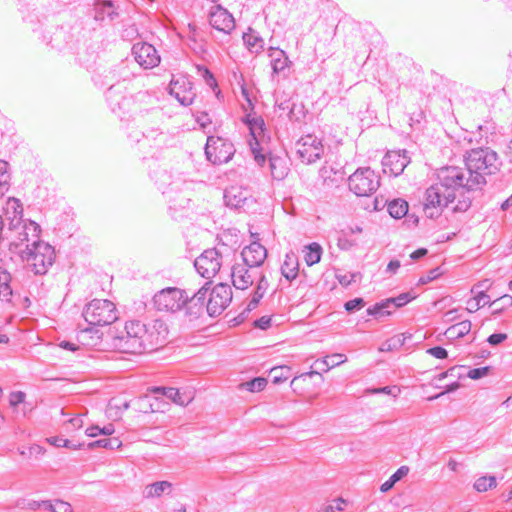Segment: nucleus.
Returning a JSON list of instances; mask_svg holds the SVG:
<instances>
[{
    "label": "nucleus",
    "instance_id": "obj_41",
    "mask_svg": "<svg viewBox=\"0 0 512 512\" xmlns=\"http://www.w3.org/2000/svg\"><path fill=\"white\" fill-rule=\"evenodd\" d=\"M19 507L23 508V509H30V510H37V509H40V508H44L46 510H48V507H51V501L49 500H42V501H36V500H29V501H25L23 500L22 502H18L17 504Z\"/></svg>",
    "mask_w": 512,
    "mask_h": 512
},
{
    "label": "nucleus",
    "instance_id": "obj_60",
    "mask_svg": "<svg viewBox=\"0 0 512 512\" xmlns=\"http://www.w3.org/2000/svg\"><path fill=\"white\" fill-rule=\"evenodd\" d=\"M401 264L398 260H391L388 265L386 271L392 274H395L397 270L400 268Z\"/></svg>",
    "mask_w": 512,
    "mask_h": 512
},
{
    "label": "nucleus",
    "instance_id": "obj_23",
    "mask_svg": "<svg viewBox=\"0 0 512 512\" xmlns=\"http://www.w3.org/2000/svg\"><path fill=\"white\" fill-rule=\"evenodd\" d=\"M156 391L161 392L165 397L181 406H186L193 400L192 391L181 392L179 389L173 387H158Z\"/></svg>",
    "mask_w": 512,
    "mask_h": 512
},
{
    "label": "nucleus",
    "instance_id": "obj_62",
    "mask_svg": "<svg viewBox=\"0 0 512 512\" xmlns=\"http://www.w3.org/2000/svg\"><path fill=\"white\" fill-rule=\"evenodd\" d=\"M428 253L427 249L420 248L410 254L412 260H419Z\"/></svg>",
    "mask_w": 512,
    "mask_h": 512
},
{
    "label": "nucleus",
    "instance_id": "obj_34",
    "mask_svg": "<svg viewBox=\"0 0 512 512\" xmlns=\"http://www.w3.org/2000/svg\"><path fill=\"white\" fill-rule=\"evenodd\" d=\"M114 15V7L111 1L104 0L96 4L95 18L97 20H104L105 17H108L112 20Z\"/></svg>",
    "mask_w": 512,
    "mask_h": 512
},
{
    "label": "nucleus",
    "instance_id": "obj_58",
    "mask_svg": "<svg viewBox=\"0 0 512 512\" xmlns=\"http://www.w3.org/2000/svg\"><path fill=\"white\" fill-rule=\"evenodd\" d=\"M396 389H397L396 387L385 386V387H381V388L371 389V390H368L367 392H369L371 394L384 393V394L397 396V394L394 393V390H396Z\"/></svg>",
    "mask_w": 512,
    "mask_h": 512
},
{
    "label": "nucleus",
    "instance_id": "obj_29",
    "mask_svg": "<svg viewBox=\"0 0 512 512\" xmlns=\"http://www.w3.org/2000/svg\"><path fill=\"white\" fill-rule=\"evenodd\" d=\"M347 361V357L344 354L336 353L327 356L321 360H316L315 365L318 369L323 372L329 371L331 368L336 367Z\"/></svg>",
    "mask_w": 512,
    "mask_h": 512
},
{
    "label": "nucleus",
    "instance_id": "obj_39",
    "mask_svg": "<svg viewBox=\"0 0 512 512\" xmlns=\"http://www.w3.org/2000/svg\"><path fill=\"white\" fill-rule=\"evenodd\" d=\"M497 485L496 478L494 476H482L474 482V488L478 492H485L489 489L495 488Z\"/></svg>",
    "mask_w": 512,
    "mask_h": 512
},
{
    "label": "nucleus",
    "instance_id": "obj_9",
    "mask_svg": "<svg viewBox=\"0 0 512 512\" xmlns=\"http://www.w3.org/2000/svg\"><path fill=\"white\" fill-rule=\"evenodd\" d=\"M234 146L231 142L215 136H209L205 145L206 158L215 165L229 162L234 155Z\"/></svg>",
    "mask_w": 512,
    "mask_h": 512
},
{
    "label": "nucleus",
    "instance_id": "obj_46",
    "mask_svg": "<svg viewBox=\"0 0 512 512\" xmlns=\"http://www.w3.org/2000/svg\"><path fill=\"white\" fill-rule=\"evenodd\" d=\"M197 70L200 73V75L204 78L207 85H209L210 87L217 85L213 74L207 67L198 65Z\"/></svg>",
    "mask_w": 512,
    "mask_h": 512
},
{
    "label": "nucleus",
    "instance_id": "obj_10",
    "mask_svg": "<svg viewBox=\"0 0 512 512\" xmlns=\"http://www.w3.org/2000/svg\"><path fill=\"white\" fill-rule=\"evenodd\" d=\"M222 263V251L219 248H210L195 259L194 267L203 278L212 279L220 271Z\"/></svg>",
    "mask_w": 512,
    "mask_h": 512
},
{
    "label": "nucleus",
    "instance_id": "obj_44",
    "mask_svg": "<svg viewBox=\"0 0 512 512\" xmlns=\"http://www.w3.org/2000/svg\"><path fill=\"white\" fill-rule=\"evenodd\" d=\"M48 510L51 512H72V507L68 502L55 500L54 503L51 502V507H48Z\"/></svg>",
    "mask_w": 512,
    "mask_h": 512
},
{
    "label": "nucleus",
    "instance_id": "obj_55",
    "mask_svg": "<svg viewBox=\"0 0 512 512\" xmlns=\"http://www.w3.org/2000/svg\"><path fill=\"white\" fill-rule=\"evenodd\" d=\"M507 339V334L505 333H494V334H491L487 341L489 344L495 346V345H498L500 343H502L503 341H505Z\"/></svg>",
    "mask_w": 512,
    "mask_h": 512
},
{
    "label": "nucleus",
    "instance_id": "obj_3",
    "mask_svg": "<svg viewBox=\"0 0 512 512\" xmlns=\"http://www.w3.org/2000/svg\"><path fill=\"white\" fill-rule=\"evenodd\" d=\"M40 234L37 237L32 236V232L28 235L27 240H17V248L8 245V253L5 255L16 264L26 263L28 270L35 275H44L47 273L55 260L54 248L39 240Z\"/></svg>",
    "mask_w": 512,
    "mask_h": 512
},
{
    "label": "nucleus",
    "instance_id": "obj_13",
    "mask_svg": "<svg viewBox=\"0 0 512 512\" xmlns=\"http://www.w3.org/2000/svg\"><path fill=\"white\" fill-rule=\"evenodd\" d=\"M259 270L245 263H235L231 267V279L233 286L239 290H246L253 285L259 274Z\"/></svg>",
    "mask_w": 512,
    "mask_h": 512
},
{
    "label": "nucleus",
    "instance_id": "obj_48",
    "mask_svg": "<svg viewBox=\"0 0 512 512\" xmlns=\"http://www.w3.org/2000/svg\"><path fill=\"white\" fill-rule=\"evenodd\" d=\"M257 287L255 289V292L260 293V295L264 296L266 293L269 283L265 277V275L260 271L257 275Z\"/></svg>",
    "mask_w": 512,
    "mask_h": 512
},
{
    "label": "nucleus",
    "instance_id": "obj_53",
    "mask_svg": "<svg viewBox=\"0 0 512 512\" xmlns=\"http://www.w3.org/2000/svg\"><path fill=\"white\" fill-rule=\"evenodd\" d=\"M44 453H45V449L42 446L37 445V444L30 446L28 448V453H26L25 451L21 452V454L24 456L29 455L30 457L34 456L35 458L42 456Z\"/></svg>",
    "mask_w": 512,
    "mask_h": 512
},
{
    "label": "nucleus",
    "instance_id": "obj_45",
    "mask_svg": "<svg viewBox=\"0 0 512 512\" xmlns=\"http://www.w3.org/2000/svg\"><path fill=\"white\" fill-rule=\"evenodd\" d=\"M345 501L342 498L335 499L333 503L323 506L318 512H340Z\"/></svg>",
    "mask_w": 512,
    "mask_h": 512
},
{
    "label": "nucleus",
    "instance_id": "obj_16",
    "mask_svg": "<svg viewBox=\"0 0 512 512\" xmlns=\"http://www.w3.org/2000/svg\"><path fill=\"white\" fill-rule=\"evenodd\" d=\"M416 296L410 292L402 293L397 297L386 299L381 303H376L372 307L367 309L368 315L372 316H385L390 315L391 311L389 308L394 306L395 308L403 307L410 301H412Z\"/></svg>",
    "mask_w": 512,
    "mask_h": 512
},
{
    "label": "nucleus",
    "instance_id": "obj_35",
    "mask_svg": "<svg viewBox=\"0 0 512 512\" xmlns=\"http://www.w3.org/2000/svg\"><path fill=\"white\" fill-rule=\"evenodd\" d=\"M409 472V468L407 466H401L399 469H397L396 472H394L390 478L385 481L381 487H380V490L381 492H388L389 490H391L393 488V486L399 481L401 480L404 476H406Z\"/></svg>",
    "mask_w": 512,
    "mask_h": 512
},
{
    "label": "nucleus",
    "instance_id": "obj_57",
    "mask_svg": "<svg viewBox=\"0 0 512 512\" xmlns=\"http://www.w3.org/2000/svg\"><path fill=\"white\" fill-rule=\"evenodd\" d=\"M262 298H263V296L260 295V293H257V292L254 291L250 301L247 304V308L246 309L248 311H251V310L255 309L258 306V304H259V302H260V300Z\"/></svg>",
    "mask_w": 512,
    "mask_h": 512
},
{
    "label": "nucleus",
    "instance_id": "obj_5",
    "mask_svg": "<svg viewBox=\"0 0 512 512\" xmlns=\"http://www.w3.org/2000/svg\"><path fill=\"white\" fill-rule=\"evenodd\" d=\"M85 321L91 326H106L118 319L115 304L107 299H93L82 313Z\"/></svg>",
    "mask_w": 512,
    "mask_h": 512
},
{
    "label": "nucleus",
    "instance_id": "obj_31",
    "mask_svg": "<svg viewBox=\"0 0 512 512\" xmlns=\"http://www.w3.org/2000/svg\"><path fill=\"white\" fill-rule=\"evenodd\" d=\"M471 327V322L469 320H464L450 326L446 330L445 335L450 339L462 338L471 331Z\"/></svg>",
    "mask_w": 512,
    "mask_h": 512
},
{
    "label": "nucleus",
    "instance_id": "obj_63",
    "mask_svg": "<svg viewBox=\"0 0 512 512\" xmlns=\"http://www.w3.org/2000/svg\"><path fill=\"white\" fill-rule=\"evenodd\" d=\"M355 276H356L355 274L343 275V276H339L338 279L342 285L347 286L355 281V279H354Z\"/></svg>",
    "mask_w": 512,
    "mask_h": 512
},
{
    "label": "nucleus",
    "instance_id": "obj_22",
    "mask_svg": "<svg viewBox=\"0 0 512 512\" xmlns=\"http://www.w3.org/2000/svg\"><path fill=\"white\" fill-rule=\"evenodd\" d=\"M77 338L83 346L91 349H102L103 333L95 326L80 330Z\"/></svg>",
    "mask_w": 512,
    "mask_h": 512
},
{
    "label": "nucleus",
    "instance_id": "obj_2",
    "mask_svg": "<svg viewBox=\"0 0 512 512\" xmlns=\"http://www.w3.org/2000/svg\"><path fill=\"white\" fill-rule=\"evenodd\" d=\"M168 336L164 321L154 320L146 325L140 320L126 321L122 329L114 328L109 332L110 347L120 353L142 354L163 345Z\"/></svg>",
    "mask_w": 512,
    "mask_h": 512
},
{
    "label": "nucleus",
    "instance_id": "obj_59",
    "mask_svg": "<svg viewBox=\"0 0 512 512\" xmlns=\"http://www.w3.org/2000/svg\"><path fill=\"white\" fill-rule=\"evenodd\" d=\"M439 276L438 269H433L429 272V274L426 277H421L420 282L422 284L428 283L434 279H436Z\"/></svg>",
    "mask_w": 512,
    "mask_h": 512
},
{
    "label": "nucleus",
    "instance_id": "obj_32",
    "mask_svg": "<svg viewBox=\"0 0 512 512\" xmlns=\"http://www.w3.org/2000/svg\"><path fill=\"white\" fill-rule=\"evenodd\" d=\"M387 211L395 219L404 217L408 212V203L403 199H395L388 203Z\"/></svg>",
    "mask_w": 512,
    "mask_h": 512
},
{
    "label": "nucleus",
    "instance_id": "obj_28",
    "mask_svg": "<svg viewBox=\"0 0 512 512\" xmlns=\"http://www.w3.org/2000/svg\"><path fill=\"white\" fill-rule=\"evenodd\" d=\"M268 162L272 177L276 180L284 179L288 172L285 160L281 157L270 156Z\"/></svg>",
    "mask_w": 512,
    "mask_h": 512
},
{
    "label": "nucleus",
    "instance_id": "obj_43",
    "mask_svg": "<svg viewBox=\"0 0 512 512\" xmlns=\"http://www.w3.org/2000/svg\"><path fill=\"white\" fill-rule=\"evenodd\" d=\"M26 394L22 391L11 392L9 395V405L13 409H17L19 404L24 403Z\"/></svg>",
    "mask_w": 512,
    "mask_h": 512
},
{
    "label": "nucleus",
    "instance_id": "obj_1",
    "mask_svg": "<svg viewBox=\"0 0 512 512\" xmlns=\"http://www.w3.org/2000/svg\"><path fill=\"white\" fill-rule=\"evenodd\" d=\"M501 166L498 154L489 147H479L465 155V168L443 167L438 172V183L425 193V210L447 207L465 192L481 189L486 176L496 174Z\"/></svg>",
    "mask_w": 512,
    "mask_h": 512
},
{
    "label": "nucleus",
    "instance_id": "obj_56",
    "mask_svg": "<svg viewBox=\"0 0 512 512\" xmlns=\"http://www.w3.org/2000/svg\"><path fill=\"white\" fill-rule=\"evenodd\" d=\"M271 321H272L271 317L262 316L261 318L257 319L254 322V325H255V327H257L259 329L266 330L271 326Z\"/></svg>",
    "mask_w": 512,
    "mask_h": 512
},
{
    "label": "nucleus",
    "instance_id": "obj_24",
    "mask_svg": "<svg viewBox=\"0 0 512 512\" xmlns=\"http://www.w3.org/2000/svg\"><path fill=\"white\" fill-rule=\"evenodd\" d=\"M11 276L6 273V271H2V297L6 298V302L12 304L13 306L18 305L22 301L25 303H29V299L27 297L22 298L19 294H15L10 285Z\"/></svg>",
    "mask_w": 512,
    "mask_h": 512
},
{
    "label": "nucleus",
    "instance_id": "obj_52",
    "mask_svg": "<svg viewBox=\"0 0 512 512\" xmlns=\"http://www.w3.org/2000/svg\"><path fill=\"white\" fill-rule=\"evenodd\" d=\"M8 166H9L8 162L2 160V182H1L2 192L4 190L7 191L9 188V185H10V183H9L10 175L7 172Z\"/></svg>",
    "mask_w": 512,
    "mask_h": 512
},
{
    "label": "nucleus",
    "instance_id": "obj_38",
    "mask_svg": "<svg viewBox=\"0 0 512 512\" xmlns=\"http://www.w3.org/2000/svg\"><path fill=\"white\" fill-rule=\"evenodd\" d=\"M246 123L251 131L254 139H257V136L263 133L264 130V120L261 117L247 115Z\"/></svg>",
    "mask_w": 512,
    "mask_h": 512
},
{
    "label": "nucleus",
    "instance_id": "obj_11",
    "mask_svg": "<svg viewBox=\"0 0 512 512\" xmlns=\"http://www.w3.org/2000/svg\"><path fill=\"white\" fill-rule=\"evenodd\" d=\"M232 300L231 287L224 283L217 284L209 293L206 303V311L209 316H218L230 304Z\"/></svg>",
    "mask_w": 512,
    "mask_h": 512
},
{
    "label": "nucleus",
    "instance_id": "obj_64",
    "mask_svg": "<svg viewBox=\"0 0 512 512\" xmlns=\"http://www.w3.org/2000/svg\"><path fill=\"white\" fill-rule=\"evenodd\" d=\"M470 206L469 200H460L458 204L453 208L454 211H466Z\"/></svg>",
    "mask_w": 512,
    "mask_h": 512
},
{
    "label": "nucleus",
    "instance_id": "obj_19",
    "mask_svg": "<svg viewBox=\"0 0 512 512\" xmlns=\"http://www.w3.org/2000/svg\"><path fill=\"white\" fill-rule=\"evenodd\" d=\"M241 257L243 263L258 269L267 257V250L259 242H252L250 245L243 248Z\"/></svg>",
    "mask_w": 512,
    "mask_h": 512
},
{
    "label": "nucleus",
    "instance_id": "obj_54",
    "mask_svg": "<svg viewBox=\"0 0 512 512\" xmlns=\"http://www.w3.org/2000/svg\"><path fill=\"white\" fill-rule=\"evenodd\" d=\"M427 352L438 359H445L448 356L447 350L440 346L432 347L428 349Z\"/></svg>",
    "mask_w": 512,
    "mask_h": 512
},
{
    "label": "nucleus",
    "instance_id": "obj_21",
    "mask_svg": "<svg viewBox=\"0 0 512 512\" xmlns=\"http://www.w3.org/2000/svg\"><path fill=\"white\" fill-rule=\"evenodd\" d=\"M251 197L250 191L239 186H231L224 192V200L227 206L231 208H239L245 205L246 201Z\"/></svg>",
    "mask_w": 512,
    "mask_h": 512
},
{
    "label": "nucleus",
    "instance_id": "obj_17",
    "mask_svg": "<svg viewBox=\"0 0 512 512\" xmlns=\"http://www.w3.org/2000/svg\"><path fill=\"white\" fill-rule=\"evenodd\" d=\"M208 285L209 282H207L191 297L188 295V301L184 307L186 308V315L191 319L199 318L206 309V298L209 291Z\"/></svg>",
    "mask_w": 512,
    "mask_h": 512
},
{
    "label": "nucleus",
    "instance_id": "obj_50",
    "mask_svg": "<svg viewBox=\"0 0 512 512\" xmlns=\"http://www.w3.org/2000/svg\"><path fill=\"white\" fill-rule=\"evenodd\" d=\"M475 300L477 301V308L483 307L487 304L493 305L497 303V301L491 302L490 296L484 291L478 292V294L475 296Z\"/></svg>",
    "mask_w": 512,
    "mask_h": 512
},
{
    "label": "nucleus",
    "instance_id": "obj_61",
    "mask_svg": "<svg viewBox=\"0 0 512 512\" xmlns=\"http://www.w3.org/2000/svg\"><path fill=\"white\" fill-rule=\"evenodd\" d=\"M100 427L97 426V425H93L91 427H88L86 430H85V434L88 436V437H96L98 435L101 434L100 432Z\"/></svg>",
    "mask_w": 512,
    "mask_h": 512
},
{
    "label": "nucleus",
    "instance_id": "obj_26",
    "mask_svg": "<svg viewBox=\"0 0 512 512\" xmlns=\"http://www.w3.org/2000/svg\"><path fill=\"white\" fill-rule=\"evenodd\" d=\"M172 491V483L169 481H157L149 484L144 489L145 498H158L163 494H170Z\"/></svg>",
    "mask_w": 512,
    "mask_h": 512
},
{
    "label": "nucleus",
    "instance_id": "obj_37",
    "mask_svg": "<svg viewBox=\"0 0 512 512\" xmlns=\"http://www.w3.org/2000/svg\"><path fill=\"white\" fill-rule=\"evenodd\" d=\"M122 445V442L118 438L100 439L88 443L87 448L92 450L96 447H102L110 450L118 449Z\"/></svg>",
    "mask_w": 512,
    "mask_h": 512
},
{
    "label": "nucleus",
    "instance_id": "obj_6",
    "mask_svg": "<svg viewBox=\"0 0 512 512\" xmlns=\"http://www.w3.org/2000/svg\"><path fill=\"white\" fill-rule=\"evenodd\" d=\"M348 186L358 197L374 194L380 186V177L370 167L358 168L348 179Z\"/></svg>",
    "mask_w": 512,
    "mask_h": 512
},
{
    "label": "nucleus",
    "instance_id": "obj_49",
    "mask_svg": "<svg viewBox=\"0 0 512 512\" xmlns=\"http://www.w3.org/2000/svg\"><path fill=\"white\" fill-rule=\"evenodd\" d=\"M365 302L362 298H354L345 303V309L348 312H355L364 307Z\"/></svg>",
    "mask_w": 512,
    "mask_h": 512
},
{
    "label": "nucleus",
    "instance_id": "obj_14",
    "mask_svg": "<svg viewBox=\"0 0 512 512\" xmlns=\"http://www.w3.org/2000/svg\"><path fill=\"white\" fill-rule=\"evenodd\" d=\"M136 62L144 69H151L160 63V56L155 47L146 42H137L132 47Z\"/></svg>",
    "mask_w": 512,
    "mask_h": 512
},
{
    "label": "nucleus",
    "instance_id": "obj_51",
    "mask_svg": "<svg viewBox=\"0 0 512 512\" xmlns=\"http://www.w3.org/2000/svg\"><path fill=\"white\" fill-rule=\"evenodd\" d=\"M401 344V340L399 337L391 338L385 341L379 348L381 352H388L393 350L397 345Z\"/></svg>",
    "mask_w": 512,
    "mask_h": 512
},
{
    "label": "nucleus",
    "instance_id": "obj_36",
    "mask_svg": "<svg viewBox=\"0 0 512 512\" xmlns=\"http://www.w3.org/2000/svg\"><path fill=\"white\" fill-rule=\"evenodd\" d=\"M47 442L55 447H58V448L65 447V448L73 449V450L82 449L85 445L84 443H74L71 440L64 439L59 436L49 437V438H47Z\"/></svg>",
    "mask_w": 512,
    "mask_h": 512
},
{
    "label": "nucleus",
    "instance_id": "obj_12",
    "mask_svg": "<svg viewBox=\"0 0 512 512\" xmlns=\"http://www.w3.org/2000/svg\"><path fill=\"white\" fill-rule=\"evenodd\" d=\"M169 93L183 106L191 105L196 96L193 84L186 76L173 78L169 85Z\"/></svg>",
    "mask_w": 512,
    "mask_h": 512
},
{
    "label": "nucleus",
    "instance_id": "obj_33",
    "mask_svg": "<svg viewBox=\"0 0 512 512\" xmlns=\"http://www.w3.org/2000/svg\"><path fill=\"white\" fill-rule=\"evenodd\" d=\"M304 252V260L306 264L308 266H312L320 261L322 255V247L318 243L313 242L305 247Z\"/></svg>",
    "mask_w": 512,
    "mask_h": 512
},
{
    "label": "nucleus",
    "instance_id": "obj_25",
    "mask_svg": "<svg viewBox=\"0 0 512 512\" xmlns=\"http://www.w3.org/2000/svg\"><path fill=\"white\" fill-rule=\"evenodd\" d=\"M243 41L251 53L259 54L264 50V39L251 28L243 34Z\"/></svg>",
    "mask_w": 512,
    "mask_h": 512
},
{
    "label": "nucleus",
    "instance_id": "obj_18",
    "mask_svg": "<svg viewBox=\"0 0 512 512\" xmlns=\"http://www.w3.org/2000/svg\"><path fill=\"white\" fill-rule=\"evenodd\" d=\"M209 23L214 29L225 34H229L235 28L232 14L221 6L214 7L210 12Z\"/></svg>",
    "mask_w": 512,
    "mask_h": 512
},
{
    "label": "nucleus",
    "instance_id": "obj_8",
    "mask_svg": "<svg viewBox=\"0 0 512 512\" xmlns=\"http://www.w3.org/2000/svg\"><path fill=\"white\" fill-rule=\"evenodd\" d=\"M295 151L298 159L304 164H312L324 154V146L317 136L308 134L301 137L295 143Z\"/></svg>",
    "mask_w": 512,
    "mask_h": 512
},
{
    "label": "nucleus",
    "instance_id": "obj_15",
    "mask_svg": "<svg viewBox=\"0 0 512 512\" xmlns=\"http://www.w3.org/2000/svg\"><path fill=\"white\" fill-rule=\"evenodd\" d=\"M410 163L406 150L389 151L382 159L383 172L391 176L400 175Z\"/></svg>",
    "mask_w": 512,
    "mask_h": 512
},
{
    "label": "nucleus",
    "instance_id": "obj_30",
    "mask_svg": "<svg viewBox=\"0 0 512 512\" xmlns=\"http://www.w3.org/2000/svg\"><path fill=\"white\" fill-rule=\"evenodd\" d=\"M162 185H166V187L163 188L162 193L163 194H171L173 192H179L182 191L184 186L187 184L186 180L182 178L180 175H177L173 178L170 182H166L167 179L172 178L171 175H168L167 173H164L162 175Z\"/></svg>",
    "mask_w": 512,
    "mask_h": 512
},
{
    "label": "nucleus",
    "instance_id": "obj_40",
    "mask_svg": "<svg viewBox=\"0 0 512 512\" xmlns=\"http://www.w3.org/2000/svg\"><path fill=\"white\" fill-rule=\"evenodd\" d=\"M270 376L274 384L286 381L290 376V368L287 366L274 367L270 371Z\"/></svg>",
    "mask_w": 512,
    "mask_h": 512
},
{
    "label": "nucleus",
    "instance_id": "obj_20",
    "mask_svg": "<svg viewBox=\"0 0 512 512\" xmlns=\"http://www.w3.org/2000/svg\"><path fill=\"white\" fill-rule=\"evenodd\" d=\"M268 56L272 67L273 75L286 76V71L289 69L292 62L289 60L286 52L277 47H269Z\"/></svg>",
    "mask_w": 512,
    "mask_h": 512
},
{
    "label": "nucleus",
    "instance_id": "obj_42",
    "mask_svg": "<svg viewBox=\"0 0 512 512\" xmlns=\"http://www.w3.org/2000/svg\"><path fill=\"white\" fill-rule=\"evenodd\" d=\"M244 385H245L246 389L251 392H259V391H262L266 387L267 380L262 377H257L251 381L246 382Z\"/></svg>",
    "mask_w": 512,
    "mask_h": 512
},
{
    "label": "nucleus",
    "instance_id": "obj_47",
    "mask_svg": "<svg viewBox=\"0 0 512 512\" xmlns=\"http://www.w3.org/2000/svg\"><path fill=\"white\" fill-rule=\"evenodd\" d=\"M489 371H490V367L489 366L480 367V368H474V369H470L468 371L467 376L470 379L478 380V379H480L482 377L487 376Z\"/></svg>",
    "mask_w": 512,
    "mask_h": 512
},
{
    "label": "nucleus",
    "instance_id": "obj_27",
    "mask_svg": "<svg viewBox=\"0 0 512 512\" xmlns=\"http://www.w3.org/2000/svg\"><path fill=\"white\" fill-rule=\"evenodd\" d=\"M298 258L293 253H287L283 265L281 266L282 275L289 281L295 279L298 275Z\"/></svg>",
    "mask_w": 512,
    "mask_h": 512
},
{
    "label": "nucleus",
    "instance_id": "obj_7",
    "mask_svg": "<svg viewBox=\"0 0 512 512\" xmlns=\"http://www.w3.org/2000/svg\"><path fill=\"white\" fill-rule=\"evenodd\" d=\"M188 301V293L177 287H166L153 296V305L156 310L176 313L184 308Z\"/></svg>",
    "mask_w": 512,
    "mask_h": 512
},
{
    "label": "nucleus",
    "instance_id": "obj_4",
    "mask_svg": "<svg viewBox=\"0 0 512 512\" xmlns=\"http://www.w3.org/2000/svg\"><path fill=\"white\" fill-rule=\"evenodd\" d=\"M32 232L33 237L41 233L40 226L31 220H23V206L21 201L15 197H9L6 205L2 208V242L6 246L12 245L17 248V240H27Z\"/></svg>",
    "mask_w": 512,
    "mask_h": 512
}]
</instances>
